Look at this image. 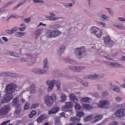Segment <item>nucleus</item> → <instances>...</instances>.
<instances>
[{"label":"nucleus","instance_id":"nucleus-59","mask_svg":"<svg viewBox=\"0 0 125 125\" xmlns=\"http://www.w3.org/2000/svg\"><path fill=\"white\" fill-rule=\"evenodd\" d=\"M106 95H108V93L107 92H104L103 93V96H106Z\"/></svg>","mask_w":125,"mask_h":125},{"label":"nucleus","instance_id":"nucleus-27","mask_svg":"<svg viewBox=\"0 0 125 125\" xmlns=\"http://www.w3.org/2000/svg\"><path fill=\"white\" fill-rule=\"evenodd\" d=\"M103 118V115H101V114H99V115H97L94 117V119H95V122H99V121H100V120H102V119Z\"/></svg>","mask_w":125,"mask_h":125},{"label":"nucleus","instance_id":"nucleus-6","mask_svg":"<svg viewBox=\"0 0 125 125\" xmlns=\"http://www.w3.org/2000/svg\"><path fill=\"white\" fill-rule=\"evenodd\" d=\"M21 62H28L29 65H32L35 62V59L34 58H32V55L27 54V58H21Z\"/></svg>","mask_w":125,"mask_h":125},{"label":"nucleus","instance_id":"nucleus-56","mask_svg":"<svg viewBox=\"0 0 125 125\" xmlns=\"http://www.w3.org/2000/svg\"><path fill=\"white\" fill-rule=\"evenodd\" d=\"M106 9L108 11L109 14H112V13H113V11L112 10V9L106 8Z\"/></svg>","mask_w":125,"mask_h":125},{"label":"nucleus","instance_id":"nucleus-45","mask_svg":"<svg viewBox=\"0 0 125 125\" xmlns=\"http://www.w3.org/2000/svg\"><path fill=\"white\" fill-rule=\"evenodd\" d=\"M36 111H32L30 114L29 115V118H33L34 116L36 114Z\"/></svg>","mask_w":125,"mask_h":125},{"label":"nucleus","instance_id":"nucleus-62","mask_svg":"<svg viewBox=\"0 0 125 125\" xmlns=\"http://www.w3.org/2000/svg\"><path fill=\"white\" fill-rule=\"evenodd\" d=\"M93 96H94V97H97V96H98V94H97V93H95L93 94Z\"/></svg>","mask_w":125,"mask_h":125},{"label":"nucleus","instance_id":"nucleus-20","mask_svg":"<svg viewBox=\"0 0 125 125\" xmlns=\"http://www.w3.org/2000/svg\"><path fill=\"white\" fill-rule=\"evenodd\" d=\"M82 107L83 109H85V110H92L93 106L91 104H82Z\"/></svg>","mask_w":125,"mask_h":125},{"label":"nucleus","instance_id":"nucleus-1","mask_svg":"<svg viewBox=\"0 0 125 125\" xmlns=\"http://www.w3.org/2000/svg\"><path fill=\"white\" fill-rule=\"evenodd\" d=\"M17 88V85L16 84L11 83L6 85L5 88V91L7 93L4 96V98L1 101V103H7V102H9L13 98V93L16 89Z\"/></svg>","mask_w":125,"mask_h":125},{"label":"nucleus","instance_id":"nucleus-5","mask_svg":"<svg viewBox=\"0 0 125 125\" xmlns=\"http://www.w3.org/2000/svg\"><path fill=\"white\" fill-rule=\"evenodd\" d=\"M91 33L94 34L97 38H101L102 30L96 26H92L90 29Z\"/></svg>","mask_w":125,"mask_h":125},{"label":"nucleus","instance_id":"nucleus-55","mask_svg":"<svg viewBox=\"0 0 125 125\" xmlns=\"http://www.w3.org/2000/svg\"><path fill=\"white\" fill-rule=\"evenodd\" d=\"M2 40L4 41L5 42H8V39H7V38H6L5 37H2Z\"/></svg>","mask_w":125,"mask_h":125},{"label":"nucleus","instance_id":"nucleus-18","mask_svg":"<svg viewBox=\"0 0 125 125\" xmlns=\"http://www.w3.org/2000/svg\"><path fill=\"white\" fill-rule=\"evenodd\" d=\"M58 111H59V107H54L53 108L48 111V114L49 115H52L57 113Z\"/></svg>","mask_w":125,"mask_h":125},{"label":"nucleus","instance_id":"nucleus-34","mask_svg":"<svg viewBox=\"0 0 125 125\" xmlns=\"http://www.w3.org/2000/svg\"><path fill=\"white\" fill-rule=\"evenodd\" d=\"M67 99V95L66 94H63L61 97V102H65V100Z\"/></svg>","mask_w":125,"mask_h":125},{"label":"nucleus","instance_id":"nucleus-21","mask_svg":"<svg viewBox=\"0 0 125 125\" xmlns=\"http://www.w3.org/2000/svg\"><path fill=\"white\" fill-rule=\"evenodd\" d=\"M69 98L70 100L74 101L75 103H77L79 101L77 97L73 93L69 94Z\"/></svg>","mask_w":125,"mask_h":125},{"label":"nucleus","instance_id":"nucleus-12","mask_svg":"<svg viewBox=\"0 0 125 125\" xmlns=\"http://www.w3.org/2000/svg\"><path fill=\"white\" fill-rule=\"evenodd\" d=\"M73 103L72 102H66L65 105L63 106L62 108V111L64 112H68V109H71L73 107Z\"/></svg>","mask_w":125,"mask_h":125},{"label":"nucleus","instance_id":"nucleus-32","mask_svg":"<svg viewBox=\"0 0 125 125\" xmlns=\"http://www.w3.org/2000/svg\"><path fill=\"white\" fill-rule=\"evenodd\" d=\"M43 67L45 69H48V62L46 59H44L43 61Z\"/></svg>","mask_w":125,"mask_h":125},{"label":"nucleus","instance_id":"nucleus-14","mask_svg":"<svg viewBox=\"0 0 125 125\" xmlns=\"http://www.w3.org/2000/svg\"><path fill=\"white\" fill-rule=\"evenodd\" d=\"M103 74H95L93 75H88L86 79H90L91 80H94V79H100V78H103Z\"/></svg>","mask_w":125,"mask_h":125},{"label":"nucleus","instance_id":"nucleus-58","mask_svg":"<svg viewBox=\"0 0 125 125\" xmlns=\"http://www.w3.org/2000/svg\"><path fill=\"white\" fill-rule=\"evenodd\" d=\"M83 84L84 85V86H87V85H88L87 82H84L83 83Z\"/></svg>","mask_w":125,"mask_h":125},{"label":"nucleus","instance_id":"nucleus-13","mask_svg":"<svg viewBox=\"0 0 125 125\" xmlns=\"http://www.w3.org/2000/svg\"><path fill=\"white\" fill-rule=\"evenodd\" d=\"M85 52V48L84 47H82L81 48H77L75 49V54L76 55H79V56H81V55H82L83 54V53Z\"/></svg>","mask_w":125,"mask_h":125},{"label":"nucleus","instance_id":"nucleus-30","mask_svg":"<svg viewBox=\"0 0 125 125\" xmlns=\"http://www.w3.org/2000/svg\"><path fill=\"white\" fill-rule=\"evenodd\" d=\"M111 88L112 90H113V91H116V92H120V88L119 87L117 86H111Z\"/></svg>","mask_w":125,"mask_h":125},{"label":"nucleus","instance_id":"nucleus-35","mask_svg":"<svg viewBox=\"0 0 125 125\" xmlns=\"http://www.w3.org/2000/svg\"><path fill=\"white\" fill-rule=\"evenodd\" d=\"M21 27L19 28L20 32H24L26 29V25H25L24 23H21Z\"/></svg>","mask_w":125,"mask_h":125},{"label":"nucleus","instance_id":"nucleus-22","mask_svg":"<svg viewBox=\"0 0 125 125\" xmlns=\"http://www.w3.org/2000/svg\"><path fill=\"white\" fill-rule=\"evenodd\" d=\"M47 119V116L45 115H41L37 120V122L39 123H42L44 120Z\"/></svg>","mask_w":125,"mask_h":125},{"label":"nucleus","instance_id":"nucleus-53","mask_svg":"<svg viewBox=\"0 0 125 125\" xmlns=\"http://www.w3.org/2000/svg\"><path fill=\"white\" fill-rule=\"evenodd\" d=\"M14 2H15V0H11V1H9L8 3H7V5H10V4H12V3H14Z\"/></svg>","mask_w":125,"mask_h":125},{"label":"nucleus","instance_id":"nucleus-36","mask_svg":"<svg viewBox=\"0 0 125 125\" xmlns=\"http://www.w3.org/2000/svg\"><path fill=\"white\" fill-rule=\"evenodd\" d=\"M26 2V0H23L21 2H20L18 5H17L15 7L13 8L14 10L17 9L18 7H20V6H21V5H23L24 4V2Z\"/></svg>","mask_w":125,"mask_h":125},{"label":"nucleus","instance_id":"nucleus-26","mask_svg":"<svg viewBox=\"0 0 125 125\" xmlns=\"http://www.w3.org/2000/svg\"><path fill=\"white\" fill-rule=\"evenodd\" d=\"M50 29H53L54 30H57V29H60L61 28V25L58 24H55L54 25H50L48 26Z\"/></svg>","mask_w":125,"mask_h":125},{"label":"nucleus","instance_id":"nucleus-60","mask_svg":"<svg viewBox=\"0 0 125 125\" xmlns=\"http://www.w3.org/2000/svg\"><path fill=\"white\" fill-rule=\"evenodd\" d=\"M61 117H65V113L62 112L60 113Z\"/></svg>","mask_w":125,"mask_h":125},{"label":"nucleus","instance_id":"nucleus-48","mask_svg":"<svg viewBox=\"0 0 125 125\" xmlns=\"http://www.w3.org/2000/svg\"><path fill=\"white\" fill-rule=\"evenodd\" d=\"M64 5L65 6H67L68 7H70L71 6H73V3H65L64 4Z\"/></svg>","mask_w":125,"mask_h":125},{"label":"nucleus","instance_id":"nucleus-10","mask_svg":"<svg viewBox=\"0 0 125 125\" xmlns=\"http://www.w3.org/2000/svg\"><path fill=\"white\" fill-rule=\"evenodd\" d=\"M9 110H10V107L7 105H4L2 108H1L0 109V117L5 116V115H6V114L9 112Z\"/></svg>","mask_w":125,"mask_h":125},{"label":"nucleus","instance_id":"nucleus-17","mask_svg":"<svg viewBox=\"0 0 125 125\" xmlns=\"http://www.w3.org/2000/svg\"><path fill=\"white\" fill-rule=\"evenodd\" d=\"M104 40L105 44H109V45H112L113 44V41L111 40L109 36H106L104 38Z\"/></svg>","mask_w":125,"mask_h":125},{"label":"nucleus","instance_id":"nucleus-7","mask_svg":"<svg viewBox=\"0 0 125 125\" xmlns=\"http://www.w3.org/2000/svg\"><path fill=\"white\" fill-rule=\"evenodd\" d=\"M12 105L14 107H16L17 109L15 111L16 114H19L20 111H21V108H20V104H19V99L18 97L15 98L12 102Z\"/></svg>","mask_w":125,"mask_h":125},{"label":"nucleus","instance_id":"nucleus-2","mask_svg":"<svg viewBox=\"0 0 125 125\" xmlns=\"http://www.w3.org/2000/svg\"><path fill=\"white\" fill-rule=\"evenodd\" d=\"M57 99L56 94L54 93L51 96L47 95L44 97L45 104H46L48 107H50V106L53 105L54 102H56Z\"/></svg>","mask_w":125,"mask_h":125},{"label":"nucleus","instance_id":"nucleus-54","mask_svg":"<svg viewBox=\"0 0 125 125\" xmlns=\"http://www.w3.org/2000/svg\"><path fill=\"white\" fill-rule=\"evenodd\" d=\"M99 25H102V26H103V27H105L106 26V24L103 22H99Z\"/></svg>","mask_w":125,"mask_h":125},{"label":"nucleus","instance_id":"nucleus-16","mask_svg":"<svg viewBox=\"0 0 125 125\" xmlns=\"http://www.w3.org/2000/svg\"><path fill=\"white\" fill-rule=\"evenodd\" d=\"M107 64L108 65H109V66H111V67H119V68H124V65H123V64L118 62H108Z\"/></svg>","mask_w":125,"mask_h":125},{"label":"nucleus","instance_id":"nucleus-25","mask_svg":"<svg viewBox=\"0 0 125 125\" xmlns=\"http://www.w3.org/2000/svg\"><path fill=\"white\" fill-rule=\"evenodd\" d=\"M81 101L84 103H89L91 101V98L87 97H83L81 99Z\"/></svg>","mask_w":125,"mask_h":125},{"label":"nucleus","instance_id":"nucleus-42","mask_svg":"<svg viewBox=\"0 0 125 125\" xmlns=\"http://www.w3.org/2000/svg\"><path fill=\"white\" fill-rule=\"evenodd\" d=\"M9 55H11V56H15L16 57H18V54L12 51L9 52Z\"/></svg>","mask_w":125,"mask_h":125},{"label":"nucleus","instance_id":"nucleus-40","mask_svg":"<svg viewBox=\"0 0 125 125\" xmlns=\"http://www.w3.org/2000/svg\"><path fill=\"white\" fill-rule=\"evenodd\" d=\"M16 37H23V36H25V33L24 32H17L16 33Z\"/></svg>","mask_w":125,"mask_h":125},{"label":"nucleus","instance_id":"nucleus-31","mask_svg":"<svg viewBox=\"0 0 125 125\" xmlns=\"http://www.w3.org/2000/svg\"><path fill=\"white\" fill-rule=\"evenodd\" d=\"M64 51H65V46H62L58 51L59 55H61Z\"/></svg>","mask_w":125,"mask_h":125},{"label":"nucleus","instance_id":"nucleus-28","mask_svg":"<svg viewBox=\"0 0 125 125\" xmlns=\"http://www.w3.org/2000/svg\"><path fill=\"white\" fill-rule=\"evenodd\" d=\"M46 18L47 19H49V20L55 21V20H58V19H61V17H55L46 16Z\"/></svg>","mask_w":125,"mask_h":125},{"label":"nucleus","instance_id":"nucleus-9","mask_svg":"<svg viewBox=\"0 0 125 125\" xmlns=\"http://www.w3.org/2000/svg\"><path fill=\"white\" fill-rule=\"evenodd\" d=\"M98 107L100 108H107L110 106V102L107 100H102L99 102L97 104Z\"/></svg>","mask_w":125,"mask_h":125},{"label":"nucleus","instance_id":"nucleus-4","mask_svg":"<svg viewBox=\"0 0 125 125\" xmlns=\"http://www.w3.org/2000/svg\"><path fill=\"white\" fill-rule=\"evenodd\" d=\"M46 84L48 85V91L50 92L53 89V87H54V84H56V86L58 89H60V85L61 83L59 81H55V80H47L46 82Z\"/></svg>","mask_w":125,"mask_h":125},{"label":"nucleus","instance_id":"nucleus-3","mask_svg":"<svg viewBox=\"0 0 125 125\" xmlns=\"http://www.w3.org/2000/svg\"><path fill=\"white\" fill-rule=\"evenodd\" d=\"M62 33L60 32V31L58 30H51L48 29L45 31V36L46 38H57V37H59L60 35H61Z\"/></svg>","mask_w":125,"mask_h":125},{"label":"nucleus","instance_id":"nucleus-50","mask_svg":"<svg viewBox=\"0 0 125 125\" xmlns=\"http://www.w3.org/2000/svg\"><path fill=\"white\" fill-rule=\"evenodd\" d=\"M24 21L26 23H28V22H30V21H31V18H26V19H24Z\"/></svg>","mask_w":125,"mask_h":125},{"label":"nucleus","instance_id":"nucleus-43","mask_svg":"<svg viewBox=\"0 0 125 125\" xmlns=\"http://www.w3.org/2000/svg\"><path fill=\"white\" fill-rule=\"evenodd\" d=\"M19 18V16L17 15H12L10 16H9L7 19V20H9L10 18H15L16 19H17V18Z\"/></svg>","mask_w":125,"mask_h":125},{"label":"nucleus","instance_id":"nucleus-52","mask_svg":"<svg viewBox=\"0 0 125 125\" xmlns=\"http://www.w3.org/2000/svg\"><path fill=\"white\" fill-rule=\"evenodd\" d=\"M30 104L29 103H26L24 106V110H27V109H29V106Z\"/></svg>","mask_w":125,"mask_h":125},{"label":"nucleus","instance_id":"nucleus-38","mask_svg":"<svg viewBox=\"0 0 125 125\" xmlns=\"http://www.w3.org/2000/svg\"><path fill=\"white\" fill-rule=\"evenodd\" d=\"M55 125H62V123L60 122V119L58 117H56L55 119Z\"/></svg>","mask_w":125,"mask_h":125},{"label":"nucleus","instance_id":"nucleus-8","mask_svg":"<svg viewBox=\"0 0 125 125\" xmlns=\"http://www.w3.org/2000/svg\"><path fill=\"white\" fill-rule=\"evenodd\" d=\"M84 116V113L83 111H78L77 112V117H73L71 118V122L78 123L81 121V118Z\"/></svg>","mask_w":125,"mask_h":125},{"label":"nucleus","instance_id":"nucleus-64","mask_svg":"<svg viewBox=\"0 0 125 125\" xmlns=\"http://www.w3.org/2000/svg\"><path fill=\"white\" fill-rule=\"evenodd\" d=\"M124 83H125L122 84V87H123L124 88H125V79H124Z\"/></svg>","mask_w":125,"mask_h":125},{"label":"nucleus","instance_id":"nucleus-15","mask_svg":"<svg viewBox=\"0 0 125 125\" xmlns=\"http://www.w3.org/2000/svg\"><path fill=\"white\" fill-rule=\"evenodd\" d=\"M70 70H72V71H74V72H81V71L84 70V69H85V67L83 66H72L70 68Z\"/></svg>","mask_w":125,"mask_h":125},{"label":"nucleus","instance_id":"nucleus-61","mask_svg":"<svg viewBox=\"0 0 125 125\" xmlns=\"http://www.w3.org/2000/svg\"><path fill=\"white\" fill-rule=\"evenodd\" d=\"M104 58H106V59H108L109 60H111V58L109 56H104Z\"/></svg>","mask_w":125,"mask_h":125},{"label":"nucleus","instance_id":"nucleus-41","mask_svg":"<svg viewBox=\"0 0 125 125\" xmlns=\"http://www.w3.org/2000/svg\"><path fill=\"white\" fill-rule=\"evenodd\" d=\"M33 2L34 3H43L44 2V1L42 0H33Z\"/></svg>","mask_w":125,"mask_h":125},{"label":"nucleus","instance_id":"nucleus-39","mask_svg":"<svg viewBox=\"0 0 125 125\" xmlns=\"http://www.w3.org/2000/svg\"><path fill=\"white\" fill-rule=\"evenodd\" d=\"M42 33V30L39 29L35 32L36 37L39 38V36Z\"/></svg>","mask_w":125,"mask_h":125},{"label":"nucleus","instance_id":"nucleus-44","mask_svg":"<svg viewBox=\"0 0 125 125\" xmlns=\"http://www.w3.org/2000/svg\"><path fill=\"white\" fill-rule=\"evenodd\" d=\"M39 105H40V104L38 103L33 104L31 105V108L35 109V108H37V107H39Z\"/></svg>","mask_w":125,"mask_h":125},{"label":"nucleus","instance_id":"nucleus-63","mask_svg":"<svg viewBox=\"0 0 125 125\" xmlns=\"http://www.w3.org/2000/svg\"><path fill=\"white\" fill-rule=\"evenodd\" d=\"M49 15H50L51 16H52V17H53V16H55V14H54L53 13L50 12V13H49Z\"/></svg>","mask_w":125,"mask_h":125},{"label":"nucleus","instance_id":"nucleus-57","mask_svg":"<svg viewBox=\"0 0 125 125\" xmlns=\"http://www.w3.org/2000/svg\"><path fill=\"white\" fill-rule=\"evenodd\" d=\"M42 26H46V24H43L42 23V22H40L39 24L37 26V27H40V26H42Z\"/></svg>","mask_w":125,"mask_h":125},{"label":"nucleus","instance_id":"nucleus-49","mask_svg":"<svg viewBox=\"0 0 125 125\" xmlns=\"http://www.w3.org/2000/svg\"><path fill=\"white\" fill-rule=\"evenodd\" d=\"M118 20L119 21H120L121 22H125V18H124L123 17H119V18H118Z\"/></svg>","mask_w":125,"mask_h":125},{"label":"nucleus","instance_id":"nucleus-46","mask_svg":"<svg viewBox=\"0 0 125 125\" xmlns=\"http://www.w3.org/2000/svg\"><path fill=\"white\" fill-rule=\"evenodd\" d=\"M123 100V98L121 97H117L115 98V101L116 102H121Z\"/></svg>","mask_w":125,"mask_h":125},{"label":"nucleus","instance_id":"nucleus-24","mask_svg":"<svg viewBox=\"0 0 125 125\" xmlns=\"http://www.w3.org/2000/svg\"><path fill=\"white\" fill-rule=\"evenodd\" d=\"M30 93H37L38 92V91H37V88L35 84H33L30 86Z\"/></svg>","mask_w":125,"mask_h":125},{"label":"nucleus","instance_id":"nucleus-23","mask_svg":"<svg viewBox=\"0 0 125 125\" xmlns=\"http://www.w3.org/2000/svg\"><path fill=\"white\" fill-rule=\"evenodd\" d=\"M17 30H18V28L15 27H14L11 30H6L5 33H6V34H8V35H12V34H13V33H15V32H16Z\"/></svg>","mask_w":125,"mask_h":125},{"label":"nucleus","instance_id":"nucleus-11","mask_svg":"<svg viewBox=\"0 0 125 125\" xmlns=\"http://www.w3.org/2000/svg\"><path fill=\"white\" fill-rule=\"evenodd\" d=\"M115 115L117 118H124L125 117V108L118 109L115 112Z\"/></svg>","mask_w":125,"mask_h":125},{"label":"nucleus","instance_id":"nucleus-29","mask_svg":"<svg viewBox=\"0 0 125 125\" xmlns=\"http://www.w3.org/2000/svg\"><path fill=\"white\" fill-rule=\"evenodd\" d=\"M94 118L93 114H91L84 118V122H88Z\"/></svg>","mask_w":125,"mask_h":125},{"label":"nucleus","instance_id":"nucleus-33","mask_svg":"<svg viewBox=\"0 0 125 125\" xmlns=\"http://www.w3.org/2000/svg\"><path fill=\"white\" fill-rule=\"evenodd\" d=\"M115 27L119 29L120 30H125V27L122 24H118L115 25Z\"/></svg>","mask_w":125,"mask_h":125},{"label":"nucleus","instance_id":"nucleus-19","mask_svg":"<svg viewBox=\"0 0 125 125\" xmlns=\"http://www.w3.org/2000/svg\"><path fill=\"white\" fill-rule=\"evenodd\" d=\"M34 72H35L36 74H46L47 73V71L44 69H38L36 68L34 69Z\"/></svg>","mask_w":125,"mask_h":125},{"label":"nucleus","instance_id":"nucleus-37","mask_svg":"<svg viewBox=\"0 0 125 125\" xmlns=\"http://www.w3.org/2000/svg\"><path fill=\"white\" fill-rule=\"evenodd\" d=\"M82 106H81V104L77 103H76L75 105V109L76 111H79V110H81Z\"/></svg>","mask_w":125,"mask_h":125},{"label":"nucleus","instance_id":"nucleus-51","mask_svg":"<svg viewBox=\"0 0 125 125\" xmlns=\"http://www.w3.org/2000/svg\"><path fill=\"white\" fill-rule=\"evenodd\" d=\"M118 123L117 121H113L111 123H110L109 125H118Z\"/></svg>","mask_w":125,"mask_h":125},{"label":"nucleus","instance_id":"nucleus-47","mask_svg":"<svg viewBox=\"0 0 125 125\" xmlns=\"http://www.w3.org/2000/svg\"><path fill=\"white\" fill-rule=\"evenodd\" d=\"M102 18H103L104 20H108L109 17L105 14H103L102 15Z\"/></svg>","mask_w":125,"mask_h":125}]
</instances>
